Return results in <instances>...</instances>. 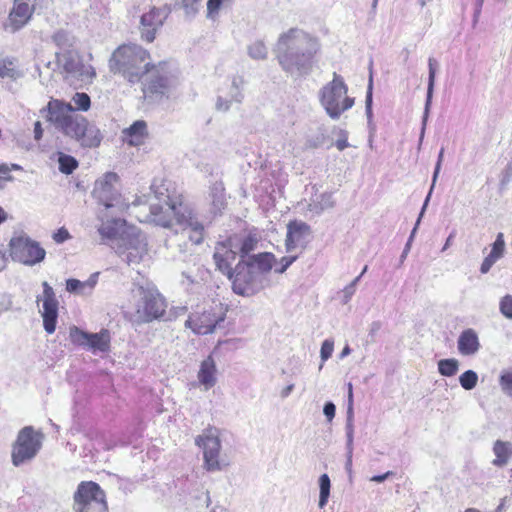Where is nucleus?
Wrapping results in <instances>:
<instances>
[{
  "label": "nucleus",
  "instance_id": "f257e3e1",
  "mask_svg": "<svg viewBox=\"0 0 512 512\" xmlns=\"http://www.w3.org/2000/svg\"><path fill=\"white\" fill-rule=\"evenodd\" d=\"M320 48L317 37L302 29L290 28L279 35L273 51L282 70L298 78L311 73Z\"/></svg>",
  "mask_w": 512,
  "mask_h": 512
},
{
  "label": "nucleus",
  "instance_id": "f03ea898",
  "mask_svg": "<svg viewBox=\"0 0 512 512\" xmlns=\"http://www.w3.org/2000/svg\"><path fill=\"white\" fill-rule=\"evenodd\" d=\"M150 214L157 225L170 228L176 224L187 232L193 244L199 245L203 242L204 225L198 221L194 209L180 197L166 195L158 198L157 203H151Z\"/></svg>",
  "mask_w": 512,
  "mask_h": 512
},
{
  "label": "nucleus",
  "instance_id": "7ed1b4c3",
  "mask_svg": "<svg viewBox=\"0 0 512 512\" xmlns=\"http://www.w3.org/2000/svg\"><path fill=\"white\" fill-rule=\"evenodd\" d=\"M271 253H260L240 260L234 268L233 291L239 295H252L264 287L265 275L272 269Z\"/></svg>",
  "mask_w": 512,
  "mask_h": 512
},
{
  "label": "nucleus",
  "instance_id": "20e7f679",
  "mask_svg": "<svg viewBox=\"0 0 512 512\" xmlns=\"http://www.w3.org/2000/svg\"><path fill=\"white\" fill-rule=\"evenodd\" d=\"M149 52L137 44L119 46L109 59L110 71L122 75L129 83H138L150 72Z\"/></svg>",
  "mask_w": 512,
  "mask_h": 512
},
{
  "label": "nucleus",
  "instance_id": "39448f33",
  "mask_svg": "<svg viewBox=\"0 0 512 512\" xmlns=\"http://www.w3.org/2000/svg\"><path fill=\"white\" fill-rule=\"evenodd\" d=\"M132 292L136 300V316L140 322L149 323L164 317L167 302L155 285H136Z\"/></svg>",
  "mask_w": 512,
  "mask_h": 512
},
{
  "label": "nucleus",
  "instance_id": "423d86ee",
  "mask_svg": "<svg viewBox=\"0 0 512 512\" xmlns=\"http://www.w3.org/2000/svg\"><path fill=\"white\" fill-rule=\"evenodd\" d=\"M348 87L343 77L333 73L332 81L325 84L319 91V100L327 115L338 120L341 115L351 109L354 98L348 96Z\"/></svg>",
  "mask_w": 512,
  "mask_h": 512
},
{
  "label": "nucleus",
  "instance_id": "0eeeda50",
  "mask_svg": "<svg viewBox=\"0 0 512 512\" xmlns=\"http://www.w3.org/2000/svg\"><path fill=\"white\" fill-rule=\"evenodd\" d=\"M203 450V467L208 472L223 471L230 466L229 458L221 453V440L216 428H208L195 439Z\"/></svg>",
  "mask_w": 512,
  "mask_h": 512
},
{
  "label": "nucleus",
  "instance_id": "6e6552de",
  "mask_svg": "<svg viewBox=\"0 0 512 512\" xmlns=\"http://www.w3.org/2000/svg\"><path fill=\"white\" fill-rule=\"evenodd\" d=\"M43 434L36 431L33 426L23 427L12 444L11 462L20 467L31 462L42 448Z\"/></svg>",
  "mask_w": 512,
  "mask_h": 512
},
{
  "label": "nucleus",
  "instance_id": "1a4fd4ad",
  "mask_svg": "<svg viewBox=\"0 0 512 512\" xmlns=\"http://www.w3.org/2000/svg\"><path fill=\"white\" fill-rule=\"evenodd\" d=\"M74 512H108L106 494L95 482L83 481L73 495Z\"/></svg>",
  "mask_w": 512,
  "mask_h": 512
},
{
  "label": "nucleus",
  "instance_id": "9d476101",
  "mask_svg": "<svg viewBox=\"0 0 512 512\" xmlns=\"http://www.w3.org/2000/svg\"><path fill=\"white\" fill-rule=\"evenodd\" d=\"M146 236L136 227L123 230L116 252L128 265L139 264L148 254Z\"/></svg>",
  "mask_w": 512,
  "mask_h": 512
},
{
  "label": "nucleus",
  "instance_id": "9b49d317",
  "mask_svg": "<svg viewBox=\"0 0 512 512\" xmlns=\"http://www.w3.org/2000/svg\"><path fill=\"white\" fill-rule=\"evenodd\" d=\"M10 256L14 261L27 266H33L45 259L46 251L40 243L28 235L14 236L9 242Z\"/></svg>",
  "mask_w": 512,
  "mask_h": 512
},
{
  "label": "nucleus",
  "instance_id": "f8f14e48",
  "mask_svg": "<svg viewBox=\"0 0 512 512\" xmlns=\"http://www.w3.org/2000/svg\"><path fill=\"white\" fill-rule=\"evenodd\" d=\"M64 135L76 140L82 147L95 148L102 141V134L96 125L77 114Z\"/></svg>",
  "mask_w": 512,
  "mask_h": 512
},
{
  "label": "nucleus",
  "instance_id": "ddd939ff",
  "mask_svg": "<svg viewBox=\"0 0 512 512\" xmlns=\"http://www.w3.org/2000/svg\"><path fill=\"white\" fill-rule=\"evenodd\" d=\"M57 63L72 77L82 82H91L96 76L95 69L91 65L84 64L77 52L64 50L56 52Z\"/></svg>",
  "mask_w": 512,
  "mask_h": 512
},
{
  "label": "nucleus",
  "instance_id": "4468645a",
  "mask_svg": "<svg viewBox=\"0 0 512 512\" xmlns=\"http://www.w3.org/2000/svg\"><path fill=\"white\" fill-rule=\"evenodd\" d=\"M225 312L221 307H210L201 313H195L189 316L186 326L199 335L213 333L217 326L225 320Z\"/></svg>",
  "mask_w": 512,
  "mask_h": 512
},
{
  "label": "nucleus",
  "instance_id": "2eb2a0df",
  "mask_svg": "<svg viewBox=\"0 0 512 512\" xmlns=\"http://www.w3.org/2000/svg\"><path fill=\"white\" fill-rule=\"evenodd\" d=\"M44 112H47V121L54 124L56 129L60 130L63 134L77 115L74 113V108L70 103H65L58 99L50 100L47 106L41 109V113Z\"/></svg>",
  "mask_w": 512,
  "mask_h": 512
},
{
  "label": "nucleus",
  "instance_id": "dca6fc26",
  "mask_svg": "<svg viewBox=\"0 0 512 512\" xmlns=\"http://www.w3.org/2000/svg\"><path fill=\"white\" fill-rule=\"evenodd\" d=\"M117 182L118 176L114 172H107L95 182L93 195L106 209L114 208L120 202V194L115 186Z\"/></svg>",
  "mask_w": 512,
  "mask_h": 512
},
{
  "label": "nucleus",
  "instance_id": "f3484780",
  "mask_svg": "<svg viewBox=\"0 0 512 512\" xmlns=\"http://www.w3.org/2000/svg\"><path fill=\"white\" fill-rule=\"evenodd\" d=\"M312 230L310 225L301 220H293L287 224L285 247L288 253L300 249L303 251L310 243Z\"/></svg>",
  "mask_w": 512,
  "mask_h": 512
},
{
  "label": "nucleus",
  "instance_id": "a211bd4d",
  "mask_svg": "<svg viewBox=\"0 0 512 512\" xmlns=\"http://www.w3.org/2000/svg\"><path fill=\"white\" fill-rule=\"evenodd\" d=\"M243 98V79L239 76H234L230 83L218 89L215 109L222 113L228 112L232 103H241Z\"/></svg>",
  "mask_w": 512,
  "mask_h": 512
},
{
  "label": "nucleus",
  "instance_id": "6ab92c4d",
  "mask_svg": "<svg viewBox=\"0 0 512 512\" xmlns=\"http://www.w3.org/2000/svg\"><path fill=\"white\" fill-rule=\"evenodd\" d=\"M234 241L228 239L225 242L217 243L213 254L217 269L227 275L229 279L233 278L234 269L232 268V263L235 261L238 253L234 247Z\"/></svg>",
  "mask_w": 512,
  "mask_h": 512
},
{
  "label": "nucleus",
  "instance_id": "aec40b11",
  "mask_svg": "<svg viewBox=\"0 0 512 512\" xmlns=\"http://www.w3.org/2000/svg\"><path fill=\"white\" fill-rule=\"evenodd\" d=\"M148 73L142 83L143 98L150 101L160 100L168 92L169 79L158 71Z\"/></svg>",
  "mask_w": 512,
  "mask_h": 512
},
{
  "label": "nucleus",
  "instance_id": "412c9836",
  "mask_svg": "<svg viewBox=\"0 0 512 512\" xmlns=\"http://www.w3.org/2000/svg\"><path fill=\"white\" fill-rule=\"evenodd\" d=\"M34 6L23 1H15L9 13L8 23L4 25L5 30L15 33L22 29L31 19Z\"/></svg>",
  "mask_w": 512,
  "mask_h": 512
},
{
  "label": "nucleus",
  "instance_id": "4be33fe9",
  "mask_svg": "<svg viewBox=\"0 0 512 512\" xmlns=\"http://www.w3.org/2000/svg\"><path fill=\"white\" fill-rule=\"evenodd\" d=\"M164 24V17L159 16V12L156 7L150 8V10L144 13L140 18V35L141 39L151 43L156 38V33Z\"/></svg>",
  "mask_w": 512,
  "mask_h": 512
},
{
  "label": "nucleus",
  "instance_id": "5701e85b",
  "mask_svg": "<svg viewBox=\"0 0 512 512\" xmlns=\"http://www.w3.org/2000/svg\"><path fill=\"white\" fill-rule=\"evenodd\" d=\"M480 341L477 332L468 328L463 330L457 340L458 352L462 356L475 355L480 350Z\"/></svg>",
  "mask_w": 512,
  "mask_h": 512
},
{
  "label": "nucleus",
  "instance_id": "b1692460",
  "mask_svg": "<svg viewBox=\"0 0 512 512\" xmlns=\"http://www.w3.org/2000/svg\"><path fill=\"white\" fill-rule=\"evenodd\" d=\"M216 374L217 367L215 360L211 355H209L201 362L197 375L200 385H202L206 391L215 386L217 382Z\"/></svg>",
  "mask_w": 512,
  "mask_h": 512
},
{
  "label": "nucleus",
  "instance_id": "393cba45",
  "mask_svg": "<svg viewBox=\"0 0 512 512\" xmlns=\"http://www.w3.org/2000/svg\"><path fill=\"white\" fill-rule=\"evenodd\" d=\"M123 140L130 146H139L144 143L148 136L147 123L144 120H137L128 128L123 130Z\"/></svg>",
  "mask_w": 512,
  "mask_h": 512
},
{
  "label": "nucleus",
  "instance_id": "a878e982",
  "mask_svg": "<svg viewBox=\"0 0 512 512\" xmlns=\"http://www.w3.org/2000/svg\"><path fill=\"white\" fill-rule=\"evenodd\" d=\"M428 68H429V75H428V86H427V94H426V101H425V108L422 118V132H421V138L424 135L425 126L427 123V119L429 116V111L432 103L433 98V92H434V86H435V78H436V71L438 68V62L435 58L430 57L428 59Z\"/></svg>",
  "mask_w": 512,
  "mask_h": 512
},
{
  "label": "nucleus",
  "instance_id": "bb28decb",
  "mask_svg": "<svg viewBox=\"0 0 512 512\" xmlns=\"http://www.w3.org/2000/svg\"><path fill=\"white\" fill-rule=\"evenodd\" d=\"M130 226H126V221L120 218L107 220L103 222L98 231L102 237L116 241V246L119 244V239L123 230H127Z\"/></svg>",
  "mask_w": 512,
  "mask_h": 512
},
{
  "label": "nucleus",
  "instance_id": "cd10ccee",
  "mask_svg": "<svg viewBox=\"0 0 512 512\" xmlns=\"http://www.w3.org/2000/svg\"><path fill=\"white\" fill-rule=\"evenodd\" d=\"M335 204L336 202L333 198V194L331 192H324L311 197L307 205V211L313 215L319 216L324 211L333 209Z\"/></svg>",
  "mask_w": 512,
  "mask_h": 512
},
{
  "label": "nucleus",
  "instance_id": "c85d7f7f",
  "mask_svg": "<svg viewBox=\"0 0 512 512\" xmlns=\"http://www.w3.org/2000/svg\"><path fill=\"white\" fill-rule=\"evenodd\" d=\"M211 212L215 215L220 214L226 207L225 188L221 181L214 182L209 188L208 195Z\"/></svg>",
  "mask_w": 512,
  "mask_h": 512
},
{
  "label": "nucleus",
  "instance_id": "c756f323",
  "mask_svg": "<svg viewBox=\"0 0 512 512\" xmlns=\"http://www.w3.org/2000/svg\"><path fill=\"white\" fill-rule=\"evenodd\" d=\"M110 347V335L107 330H102L99 333H90L86 348L93 352H106Z\"/></svg>",
  "mask_w": 512,
  "mask_h": 512
},
{
  "label": "nucleus",
  "instance_id": "7c9ffc66",
  "mask_svg": "<svg viewBox=\"0 0 512 512\" xmlns=\"http://www.w3.org/2000/svg\"><path fill=\"white\" fill-rule=\"evenodd\" d=\"M493 452L496 456L492 462L493 465L503 467L512 457V443L509 441L497 440L493 445Z\"/></svg>",
  "mask_w": 512,
  "mask_h": 512
},
{
  "label": "nucleus",
  "instance_id": "2f4dec72",
  "mask_svg": "<svg viewBox=\"0 0 512 512\" xmlns=\"http://www.w3.org/2000/svg\"><path fill=\"white\" fill-rule=\"evenodd\" d=\"M230 240L234 241V247L237 250H239L241 260H244L246 256L249 255V253L256 249V246L258 244V237L256 234L249 233L248 235L244 236L243 238H238L237 236L229 238Z\"/></svg>",
  "mask_w": 512,
  "mask_h": 512
},
{
  "label": "nucleus",
  "instance_id": "473e14b6",
  "mask_svg": "<svg viewBox=\"0 0 512 512\" xmlns=\"http://www.w3.org/2000/svg\"><path fill=\"white\" fill-rule=\"evenodd\" d=\"M22 76L23 73L18 69L15 58H0V78L16 80Z\"/></svg>",
  "mask_w": 512,
  "mask_h": 512
},
{
  "label": "nucleus",
  "instance_id": "72a5a7b5",
  "mask_svg": "<svg viewBox=\"0 0 512 512\" xmlns=\"http://www.w3.org/2000/svg\"><path fill=\"white\" fill-rule=\"evenodd\" d=\"M43 327L48 334L55 332L57 318H58V306H43L42 311Z\"/></svg>",
  "mask_w": 512,
  "mask_h": 512
},
{
  "label": "nucleus",
  "instance_id": "f704fd0d",
  "mask_svg": "<svg viewBox=\"0 0 512 512\" xmlns=\"http://www.w3.org/2000/svg\"><path fill=\"white\" fill-rule=\"evenodd\" d=\"M459 360L456 358L441 359L438 362V372L445 377L456 375L459 370Z\"/></svg>",
  "mask_w": 512,
  "mask_h": 512
},
{
  "label": "nucleus",
  "instance_id": "c9c22d12",
  "mask_svg": "<svg viewBox=\"0 0 512 512\" xmlns=\"http://www.w3.org/2000/svg\"><path fill=\"white\" fill-rule=\"evenodd\" d=\"M318 483L320 488L318 505L320 508H323L326 506L330 496L331 481L327 474H322L319 477Z\"/></svg>",
  "mask_w": 512,
  "mask_h": 512
},
{
  "label": "nucleus",
  "instance_id": "e433bc0d",
  "mask_svg": "<svg viewBox=\"0 0 512 512\" xmlns=\"http://www.w3.org/2000/svg\"><path fill=\"white\" fill-rule=\"evenodd\" d=\"M59 170L63 174L69 175L78 167V161L70 155L59 153Z\"/></svg>",
  "mask_w": 512,
  "mask_h": 512
},
{
  "label": "nucleus",
  "instance_id": "4c0bfd02",
  "mask_svg": "<svg viewBox=\"0 0 512 512\" xmlns=\"http://www.w3.org/2000/svg\"><path fill=\"white\" fill-rule=\"evenodd\" d=\"M89 334L90 333L81 330L77 326H72L70 327L69 338L74 345L86 348Z\"/></svg>",
  "mask_w": 512,
  "mask_h": 512
},
{
  "label": "nucleus",
  "instance_id": "58836bf2",
  "mask_svg": "<svg viewBox=\"0 0 512 512\" xmlns=\"http://www.w3.org/2000/svg\"><path fill=\"white\" fill-rule=\"evenodd\" d=\"M459 383L463 389L472 390L478 383V374L473 370H467L460 375Z\"/></svg>",
  "mask_w": 512,
  "mask_h": 512
},
{
  "label": "nucleus",
  "instance_id": "ea45409f",
  "mask_svg": "<svg viewBox=\"0 0 512 512\" xmlns=\"http://www.w3.org/2000/svg\"><path fill=\"white\" fill-rule=\"evenodd\" d=\"M248 54L255 60H264L267 58V47L263 41H255L248 47Z\"/></svg>",
  "mask_w": 512,
  "mask_h": 512
},
{
  "label": "nucleus",
  "instance_id": "a19ab883",
  "mask_svg": "<svg viewBox=\"0 0 512 512\" xmlns=\"http://www.w3.org/2000/svg\"><path fill=\"white\" fill-rule=\"evenodd\" d=\"M499 385L505 395L512 397V367L501 372Z\"/></svg>",
  "mask_w": 512,
  "mask_h": 512
},
{
  "label": "nucleus",
  "instance_id": "79ce46f5",
  "mask_svg": "<svg viewBox=\"0 0 512 512\" xmlns=\"http://www.w3.org/2000/svg\"><path fill=\"white\" fill-rule=\"evenodd\" d=\"M43 286V306H58V300L56 299L55 292L53 288L48 284V282L44 281L42 283ZM41 298L37 297V302L40 301Z\"/></svg>",
  "mask_w": 512,
  "mask_h": 512
},
{
  "label": "nucleus",
  "instance_id": "37998d69",
  "mask_svg": "<svg viewBox=\"0 0 512 512\" xmlns=\"http://www.w3.org/2000/svg\"><path fill=\"white\" fill-rule=\"evenodd\" d=\"M201 0H182L185 17L189 20L195 18L199 12Z\"/></svg>",
  "mask_w": 512,
  "mask_h": 512
},
{
  "label": "nucleus",
  "instance_id": "c03bdc74",
  "mask_svg": "<svg viewBox=\"0 0 512 512\" xmlns=\"http://www.w3.org/2000/svg\"><path fill=\"white\" fill-rule=\"evenodd\" d=\"M72 102L75 104V110L87 111L90 108L91 100L88 94L86 93H75L72 97Z\"/></svg>",
  "mask_w": 512,
  "mask_h": 512
},
{
  "label": "nucleus",
  "instance_id": "a18cd8bd",
  "mask_svg": "<svg viewBox=\"0 0 512 512\" xmlns=\"http://www.w3.org/2000/svg\"><path fill=\"white\" fill-rule=\"evenodd\" d=\"M354 409H353V391L348 392V405L346 413V431H354Z\"/></svg>",
  "mask_w": 512,
  "mask_h": 512
},
{
  "label": "nucleus",
  "instance_id": "49530a36",
  "mask_svg": "<svg viewBox=\"0 0 512 512\" xmlns=\"http://www.w3.org/2000/svg\"><path fill=\"white\" fill-rule=\"evenodd\" d=\"M499 310L504 317L512 320V295L507 294L501 298Z\"/></svg>",
  "mask_w": 512,
  "mask_h": 512
},
{
  "label": "nucleus",
  "instance_id": "de8ad7c7",
  "mask_svg": "<svg viewBox=\"0 0 512 512\" xmlns=\"http://www.w3.org/2000/svg\"><path fill=\"white\" fill-rule=\"evenodd\" d=\"M372 90H373V78H372V74H370L369 83H368V87H367V93H366V99H365V113L367 116V120L373 119Z\"/></svg>",
  "mask_w": 512,
  "mask_h": 512
},
{
  "label": "nucleus",
  "instance_id": "09e8293b",
  "mask_svg": "<svg viewBox=\"0 0 512 512\" xmlns=\"http://www.w3.org/2000/svg\"><path fill=\"white\" fill-rule=\"evenodd\" d=\"M333 349H334V342L332 340L326 339L323 341V343L321 345V349H320V357L322 360V363L319 366L320 370L323 367V363L331 357V355L333 353Z\"/></svg>",
  "mask_w": 512,
  "mask_h": 512
},
{
  "label": "nucleus",
  "instance_id": "8fccbe9b",
  "mask_svg": "<svg viewBox=\"0 0 512 512\" xmlns=\"http://www.w3.org/2000/svg\"><path fill=\"white\" fill-rule=\"evenodd\" d=\"M353 439H354V431H346V469L350 470L352 466V456H353Z\"/></svg>",
  "mask_w": 512,
  "mask_h": 512
},
{
  "label": "nucleus",
  "instance_id": "3c124183",
  "mask_svg": "<svg viewBox=\"0 0 512 512\" xmlns=\"http://www.w3.org/2000/svg\"><path fill=\"white\" fill-rule=\"evenodd\" d=\"M54 43L62 49L70 46V36L69 33L64 30H59L54 33L52 36Z\"/></svg>",
  "mask_w": 512,
  "mask_h": 512
},
{
  "label": "nucleus",
  "instance_id": "603ef678",
  "mask_svg": "<svg viewBox=\"0 0 512 512\" xmlns=\"http://www.w3.org/2000/svg\"><path fill=\"white\" fill-rule=\"evenodd\" d=\"M429 200H430V193H428V195H427V197H426V199H425V201H424V204H423V206H422V209H421V212H420V214H419V217H418V219H417V221H416V224H415V226H414V228H413V230H412V232H411V234H410V237H409V239H408V241H407V243H406V245H405V248H404V251H403V252H404V253H406V254H407V253H408V251L410 250L411 241H412V239H413V237H414V235H415V233H416V231H417L418 225L420 224L421 218H422V216L424 215V212H425V210H426V208H427V205H428Z\"/></svg>",
  "mask_w": 512,
  "mask_h": 512
},
{
  "label": "nucleus",
  "instance_id": "864d4df0",
  "mask_svg": "<svg viewBox=\"0 0 512 512\" xmlns=\"http://www.w3.org/2000/svg\"><path fill=\"white\" fill-rule=\"evenodd\" d=\"M429 200H430V193H428V195H427V197H426V199H425V201H424V204H423V206H422V209H421V212H420V214H419V217H418V219H417V221H416V224H415V226H414V228H413V230H412V232H411V234H410V237H409V239H408V241H407V243H406V245H405V248H404V251H403V252H404V253H406V254H407V253H408V251L410 250L411 241H412V239H413V237H414V235H415V233H416V231H417L418 225L420 224L421 218H422V216L424 215V212H425V210H426V208H427V205H428Z\"/></svg>",
  "mask_w": 512,
  "mask_h": 512
},
{
  "label": "nucleus",
  "instance_id": "5fc2aeb1",
  "mask_svg": "<svg viewBox=\"0 0 512 512\" xmlns=\"http://www.w3.org/2000/svg\"><path fill=\"white\" fill-rule=\"evenodd\" d=\"M505 247L504 237L502 233H499L496 237V240L494 241L492 245V249L490 254L494 255L496 258L500 259L503 255Z\"/></svg>",
  "mask_w": 512,
  "mask_h": 512
},
{
  "label": "nucleus",
  "instance_id": "6e6d98bb",
  "mask_svg": "<svg viewBox=\"0 0 512 512\" xmlns=\"http://www.w3.org/2000/svg\"><path fill=\"white\" fill-rule=\"evenodd\" d=\"M223 0H208L207 1V18L214 19L215 16L218 14L221 6H222Z\"/></svg>",
  "mask_w": 512,
  "mask_h": 512
},
{
  "label": "nucleus",
  "instance_id": "4d7b16f0",
  "mask_svg": "<svg viewBox=\"0 0 512 512\" xmlns=\"http://www.w3.org/2000/svg\"><path fill=\"white\" fill-rule=\"evenodd\" d=\"M326 140V135L324 132H320L315 136H311L306 140V147L308 148H318L324 144Z\"/></svg>",
  "mask_w": 512,
  "mask_h": 512
},
{
  "label": "nucleus",
  "instance_id": "13d9d810",
  "mask_svg": "<svg viewBox=\"0 0 512 512\" xmlns=\"http://www.w3.org/2000/svg\"><path fill=\"white\" fill-rule=\"evenodd\" d=\"M443 156H444V148H442L440 150L439 155H438V159H437V162H436V165H435V169H434V173H433V177H432V185H431L430 190H429L430 195L432 194L433 188L435 186V183L437 181L438 175L440 173V169H441V165H442V161H443Z\"/></svg>",
  "mask_w": 512,
  "mask_h": 512
},
{
  "label": "nucleus",
  "instance_id": "bf43d9fd",
  "mask_svg": "<svg viewBox=\"0 0 512 512\" xmlns=\"http://www.w3.org/2000/svg\"><path fill=\"white\" fill-rule=\"evenodd\" d=\"M86 287V283H83L77 279H68L66 281V290L70 293L81 292Z\"/></svg>",
  "mask_w": 512,
  "mask_h": 512
},
{
  "label": "nucleus",
  "instance_id": "052dcab7",
  "mask_svg": "<svg viewBox=\"0 0 512 512\" xmlns=\"http://www.w3.org/2000/svg\"><path fill=\"white\" fill-rule=\"evenodd\" d=\"M297 257V255L282 257L280 261L281 266L277 267L275 269V272L279 274L284 273L288 269V267L297 259Z\"/></svg>",
  "mask_w": 512,
  "mask_h": 512
},
{
  "label": "nucleus",
  "instance_id": "680f3d73",
  "mask_svg": "<svg viewBox=\"0 0 512 512\" xmlns=\"http://www.w3.org/2000/svg\"><path fill=\"white\" fill-rule=\"evenodd\" d=\"M347 140H348V132L346 130L341 129L339 131V138L335 142V146L337 147V149L339 151H343L344 149H346L349 146Z\"/></svg>",
  "mask_w": 512,
  "mask_h": 512
},
{
  "label": "nucleus",
  "instance_id": "e2e57ef3",
  "mask_svg": "<svg viewBox=\"0 0 512 512\" xmlns=\"http://www.w3.org/2000/svg\"><path fill=\"white\" fill-rule=\"evenodd\" d=\"M356 288L353 287V284H348L344 287V289L340 292L342 298L341 302L342 304H347L352 296L355 294Z\"/></svg>",
  "mask_w": 512,
  "mask_h": 512
},
{
  "label": "nucleus",
  "instance_id": "0e129e2a",
  "mask_svg": "<svg viewBox=\"0 0 512 512\" xmlns=\"http://www.w3.org/2000/svg\"><path fill=\"white\" fill-rule=\"evenodd\" d=\"M498 260V258H496L494 255H491L489 253V255L487 257H485V259L483 260L482 264H481V267H480V271L482 274H486L489 272V270L491 269V267L494 265V263Z\"/></svg>",
  "mask_w": 512,
  "mask_h": 512
},
{
  "label": "nucleus",
  "instance_id": "69168bd1",
  "mask_svg": "<svg viewBox=\"0 0 512 512\" xmlns=\"http://www.w3.org/2000/svg\"><path fill=\"white\" fill-rule=\"evenodd\" d=\"M52 238L56 243L60 244L68 240L70 234L66 228L62 227L53 234Z\"/></svg>",
  "mask_w": 512,
  "mask_h": 512
},
{
  "label": "nucleus",
  "instance_id": "338daca9",
  "mask_svg": "<svg viewBox=\"0 0 512 512\" xmlns=\"http://www.w3.org/2000/svg\"><path fill=\"white\" fill-rule=\"evenodd\" d=\"M336 406L333 402L328 401L324 404L323 413L326 416L327 420L331 422L335 417Z\"/></svg>",
  "mask_w": 512,
  "mask_h": 512
},
{
  "label": "nucleus",
  "instance_id": "774afa93",
  "mask_svg": "<svg viewBox=\"0 0 512 512\" xmlns=\"http://www.w3.org/2000/svg\"><path fill=\"white\" fill-rule=\"evenodd\" d=\"M382 327V323L380 321H373L368 330V335L371 337L372 340H374L377 333L380 331Z\"/></svg>",
  "mask_w": 512,
  "mask_h": 512
}]
</instances>
